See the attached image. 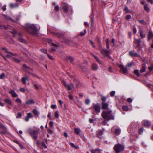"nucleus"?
<instances>
[{
  "label": "nucleus",
  "instance_id": "obj_12",
  "mask_svg": "<svg viewBox=\"0 0 153 153\" xmlns=\"http://www.w3.org/2000/svg\"><path fill=\"white\" fill-rule=\"evenodd\" d=\"M140 32V36L142 38H144L146 37L145 34L144 33V32L143 31V30L141 29H140L139 30Z\"/></svg>",
  "mask_w": 153,
  "mask_h": 153
},
{
  "label": "nucleus",
  "instance_id": "obj_57",
  "mask_svg": "<svg viewBox=\"0 0 153 153\" xmlns=\"http://www.w3.org/2000/svg\"><path fill=\"white\" fill-rule=\"evenodd\" d=\"M56 48H51V50H50V52H53L55 51L56 50Z\"/></svg>",
  "mask_w": 153,
  "mask_h": 153
},
{
  "label": "nucleus",
  "instance_id": "obj_63",
  "mask_svg": "<svg viewBox=\"0 0 153 153\" xmlns=\"http://www.w3.org/2000/svg\"><path fill=\"white\" fill-rule=\"evenodd\" d=\"M127 101L128 102H132V99L130 98H129L127 99Z\"/></svg>",
  "mask_w": 153,
  "mask_h": 153
},
{
  "label": "nucleus",
  "instance_id": "obj_33",
  "mask_svg": "<svg viewBox=\"0 0 153 153\" xmlns=\"http://www.w3.org/2000/svg\"><path fill=\"white\" fill-rule=\"evenodd\" d=\"M123 72L124 73H128V71L127 69L126 68H124L122 69Z\"/></svg>",
  "mask_w": 153,
  "mask_h": 153
},
{
  "label": "nucleus",
  "instance_id": "obj_21",
  "mask_svg": "<svg viewBox=\"0 0 153 153\" xmlns=\"http://www.w3.org/2000/svg\"><path fill=\"white\" fill-rule=\"evenodd\" d=\"M91 67L92 70H97L98 68V65L96 64H93L91 65Z\"/></svg>",
  "mask_w": 153,
  "mask_h": 153
},
{
  "label": "nucleus",
  "instance_id": "obj_4",
  "mask_svg": "<svg viewBox=\"0 0 153 153\" xmlns=\"http://www.w3.org/2000/svg\"><path fill=\"white\" fill-rule=\"evenodd\" d=\"M93 109L94 111H92V113L94 114H98L100 111V107L99 103L94 104L93 107Z\"/></svg>",
  "mask_w": 153,
  "mask_h": 153
},
{
  "label": "nucleus",
  "instance_id": "obj_2",
  "mask_svg": "<svg viewBox=\"0 0 153 153\" xmlns=\"http://www.w3.org/2000/svg\"><path fill=\"white\" fill-rule=\"evenodd\" d=\"M101 115L102 117L107 121L114 120V115L111 109L104 110L101 114Z\"/></svg>",
  "mask_w": 153,
  "mask_h": 153
},
{
  "label": "nucleus",
  "instance_id": "obj_43",
  "mask_svg": "<svg viewBox=\"0 0 153 153\" xmlns=\"http://www.w3.org/2000/svg\"><path fill=\"white\" fill-rule=\"evenodd\" d=\"M54 9L56 11H59V7L58 5H56L54 7Z\"/></svg>",
  "mask_w": 153,
  "mask_h": 153
},
{
  "label": "nucleus",
  "instance_id": "obj_39",
  "mask_svg": "<svg viewBox=\"0 0 153 153\" xmlns=\"http://www.w3.org/2000/svg\"><path fill=\"white\" fill-rule=\"evenodd\" d=\"M40 51L43 53L47 54V49L44 48H42L40 49Z\"/></svg>",
  "mask_w": 153,
  "mask_h": 153
},
{
  "label": "nucleus",
  "instance_id": "obj_3",
  "mask_svg": "<svg viewBox=\"0 0 153 153\" xmlns=\"http://www.w3.org/2000/svg\"><path fill=\"white\" fill-rule=\"evenodd\" d=\"M113 149L116 153H120L124 150L125 146L123 144L118 143L115 145Z\"/></svg>",
  "mask_w": 153,
  "mask_h": 153
},
{
  "label": "nucleus",
  "instance_id": "obj_30",
  "mask_svg": "<svg viewBox=\"0 0 153 153\" xmlns=\"http://www.w3.org/2000/svg\"><path fill=\"white\" fill-rule=\"evenodd\" d=\"M80 68L81 69H82L83 71L86 70L87 69V68L85 66H81V65H80Z\"/></svg>",
  "mask_w": 153,
  "mask_h": 153
},
{
  "label": "nucleus",
  "instance_id": "obj_20",
  "mask_svg": "<svg viewBox=\"0 0 153 153\" xmlns=\"http://www.w3.org/2000/svg\"><path fill=\"white\" fill-rule=\"evenodd\" d=\"M63 11L65 13L67 12L69 9V7L68 5H65L64 7H63Z\"/></svg>",
  "mask_w": 153,
  "mask_h": 153
},
{
  "label": "nucleus",
  "instance_id": "obj_44",
  "mask_svg": "<svg viewBox=\"0 0 153 153\" xmlns=\"http://www.w3.org/2000/svg\"><path fill=\"white\" fill-rule=\"evenodd\" d=\"M115 94V92L114 91H111L110 94V95L111 97H113L114 96Z\"/></svg>",
  "mask_w": 153,
  "mask_h": 153
},
{
  "label": "nucleus",
  "instance_id": "obj_55",
  "mask_svg": "<svg viewBox=\"0 0 153 153\" xmlns=\"http://www.w3.org/2000/svg\"><path fill=\"white\" fill-rule=\"evenodd\" d=\"M126 18L128 19H130L131 18V16L130 15H127L126 16Z\"/></svg>",
  "mask_w": 153,
  "mask_h": 153
},
{
  "label": "nucleus",
  "instance_id": "obj_28",
  "mask_svg": "<svg viewBox=\"0 0 153 153\" xmlns=\"http://www.w3.org/2000/svg\"><path fill=\"white\" fill-rule=\"evenodd\" d=\"M144 8L145 10L147 12H149L150 10L149 8L148 7L147 4H145V5L144 6Z\"/></svg>",
  "mask_w": 153,
  "mask_h": 153
},
{
  "label": "nucleus",
  "instance_id": "obj_34",
  "mask_svg": "<svg viewBox=\"0 0 153 153\" xmlns=\"http://www.w3.org/2000/svg\"><path fill=\"white\" fill-rule=\"evenodd\" d=\"M27 116L29 118H32L33 117V116L31 113H28L27 114Z\"/></svg>",
  "mask_w": 153,
  "mask_h": 153
},
{
  "label": "nucleus",
  "instance_id": "obj_31",
  "mask_svg": "<svg viewBox=\"0 0 153 153\" xmlns=\"http://www.w3.org/2000/svg\"><path fill=\"white\" fill-rule=\"evenodd\" d=\"M146 69V67L145 66H143L142 68H141L140 70V72L142 73L145 71Z\"/></svg>",
  "mask_w": 153,
  "mask_h": 153
},
{
  "label": "nucleus",
  "instance_id": "obj_61",
  "mask_svg": "<svg viewBox=\"0 0 153 153\" xmlns=\"http://www.w3.org/2000/svg\"><path fill=\"white\" fill-rule=\"evenodd\" d=\"M23 66L24 68H26L27 69H28V68H29V67L28 66H27L25 64H24L23 65Z\"/></svg>",
  "mask_w": 153,
  "mask_h": 153
},
{
  "label": "nucleus",
  "instance_id": "obj_36",
  "mask_svg": "<svg viewBox=\"0 0 153 153\" xmlns=\"http://www.w3.org/2000/svg\"><path fill=\"white\" fill-rule=\"evenodd\" d=\"M68 59L70 60V62L71 63H73L74 60L73 57L71 56H69L68 57Z\"/></svg>",
  "mask_w": 153,
  "mask_h": 153
},
{
  "label": "nucleus",
  "instance_id": "obj_23",
  "mask_svg": "<svg viewBox=\"0 0 153 153\" xmlns=\"http://www.w3.org/2000/svg\"><path fill=\"white\" fill-rule=\"evenodd\" d=\"M32 112L36 116H38L39 115V112L36 109H33L32 111Z\"/></svg>",
  "mask_w": 153,
  "mask_h": 153
},
{
  "label": "nucleus",
  "instance_id": "obj_24",
  "mask_svg": "<svg viewBox=\"0 0 153 153\" xmlns=\"http://www.w3.org/2000/svg\"><path fill=\"white\" fill-rule=\"evenodd\" d=\"M12 29V30L10 32L12 33L13 34V35H15V34H16V33L17 32H16V30L12 28L11 27V28H7V29Z\"/></svg>",
  "mask_w": 153,
  "mask_h": 153
},
{
  "label": "nucleus",
  "instance_id": "obj_26",
  "mask_svg": "<svg viewBox=\"0 0 153 153\" xmlns=\"http://www.w3.org/2000/svg\"><path fill=\"white\" fill-rule=\"evenodd\" d=\"M4 100L5 102L8 103V104L10 105H11L12 104V102L10 99H6Z\"/></svg>",
  "mask_w": 153,
  "mask_h": 153
},
{
  "label": "nucleus",
  "instance_id": "obj_25",
  "mask_svg": "<svg viewBox=\"0 0 153 153\" xmlns=\"http://www.w3.org/2000/svg\"><path fill=\"white\" fill-rule=\"evenodd\" d=\"M100 96L101 97V100L102 101V102H105L106 100V98L104 96H103L102 95L100 94Z\"/></svg>",
  "mask_w": 153,
  "mask_h": 153
},
{
  "label": "nucleus",
  "instance_id": "obj_48",
  "mask_svg": "<svg viewBox=\"0 0 153 153\" xmlns=\"http://www.w3.org/2000/svg\"><path fill=\"white\" fill-rule=\"evenodd\" d=\"M126 11V13H128L130 12L129 10H128V7H125L124 9Z\"/></svg>",
  "mask_w": 153,
  "mask_h": 153
},
{
  "label": "nucleus",
  "instance_id": "obj_59",
  "mask_svg": "<svg viewBox=\"0 0 153 153\" xmlns=\"http://www.w3.org/2000/svg\"><path fill=\"white\" fill-rule=\"evenodd\" d=\"M69 98L71 99V100H74V97H73L71 95H69L68 96Z\"/></svg>",
  "mask_w": 153,
  "mask_h": 153
},
{
  "label": "nucleus",
  "instance_id": "obj_15",
  "mask_svg": "<svg viewBox=\"0 0 153 153\" xmlns=\"http://www.w3.org/2000/svg\"><path fill=\"white\" fill-rule=\"evenodd\" d=\"M19 5L18 4L16 3L14 4L11 3L10 4V6L11 8L17 7L19 6Z\"/></svg>",
  "mask_w": 153,
  "mask_h": 153
},
{
  "label": "nucleus",
  "instance_id": "obj_41",
  "mask_svg": "<svg viewBox=\"0 0 153 153\" xmlns=\"http://www.w3.org/2000/svg\"><path fill=\"white\" fill-rule=\"evenodd\" d=\"M65 87L68 89V90H71L72 89V88L71 86L69 85H68Z\"/></svg>",
  "mask_w": 153,
  "mask_h": 153
},
{
  "label": "nucleus",
  "instance_id": "obj_27",
  "mask_svg": "<svg viewBox=\"0 0 153 153\" xmlns=\"http://www.w3.org/2000/svg\"><path fill=\"white\" fill-rule=\"evenodd\" d=\"M134 73L135 74L138 76H139L140 75V73L139 72V70H135L134 71Z\"/></svg>",
  "mask_w": 153,
  "mask_h": 153
},
{
  "label": "nucleus",
  "instance_id": "obj_46",
  "mask_svg": "<svg viewBox=\"0 0 153 153\" xmlns=\"http://www.w3.org/2000/svg\"><path fill=\"white\" fill-rule=\"evenodd\" d=\"M15 101L17 102H19L21 104L22 103V101L21 99L19 98H17L15 100Z\"/></svg>",
  "mask_w": 153,
  "mask_h": 153
},
{
  "label": "nucleus",
  "instance_id": "obj_53",
  "mask_svg": "<svg viewBox=\"0 0 153 153\" xmlns=\"http://www.w3.org/2000/svg\"><path fill=\"white\" fill-rule=\"evenodd\" d=\"M109 71L110 72H113L112 68L111 66H109Z\"/></svg>",
  "mask_w": 153,
  "mask_h": 153
},
{
  "label": "nucleus",
  "instance_id": "obj_6",
  "mask_svg": "<svg viewBox=\"0 0 153 153\" xmlns=\"http://www.w3.org/2000/svg\"><path fill=\"white\" fill-rule=\"evenodd\" d=\"M102 108L104 110H108L110 109L109 108V104L106 102H102Z\"/></svg>",
  "mask_w": 153,
  "mask_h": 153
},
{
  "label": "nucleus",
  "instance_id": "obj_58",
  "mask_svg": "<svg viewBox=\"0 0 153 153\" xmlns=\"http://www.w3.org/2000/svg\"><path fill=\"white\" fill-rule=\"evenodd\" d=\"M148 68L150 71V72H151L153 69V66L149 67Z\"/></svg>",
  "mask_w": 153,
  "mask_h": 153
},
{
  "label": "nucleus",
  "instance_id": "obj_5",
  "mask_svg": "<svg viewBox=\"0 0 153 153\" xmlns=\"http://www.w3.org/2000/svg\"><path fill=\"white\" fill-rule=\"evenodd\" d=\"M27 131L31 135L33 139L36 140L37 139L38 133V132L37 131H32L30 128L28 129Z\"/></svg>",
  "mask_w": 153,
  "mask_h": 153
},
{
  "label": "nucleus",
  "instance_id": "obj_1",
  "mask_svg": "<svg viewBox=\"0 0 153 153\" xmlns=\"http://www.w3.org/2000/svg\"><path fill=\"white\" fill-rule=\"evenodd\" d=\"M24 27L26 31L32 35H35L37 33V27L34 24H26Z\"/></svg>",
  "mask_w": 153,
  "mask_h": 153
},
{
  "label": "nucleus",
  "instance_id": "obj_49",
  "mask_svg": "<svg viewBox=\"0 0 153 153\" xmlns=\"http://www.w3.org/2000/svg\"><path fill=\"white\" fill-rule=\"evenodd\" d=\"M2 9L3 11H5L6 10V5H4L2 7Z\"/></svg>",
  "mask_w": 153,
  "mask_h": 153
},
{
  "label": "nucleus",
  "instance_id": "obj_45",
  "mask_svg": "<svg viewBox=\"0 0 153 153\" xmlns=\"http://www.w3.org/2000/svg\"><path fill=\"white\" fill-rule=\"evenodd\" d=\"M12 59L15 61L16 63H19L20 62V60L19 59H15V58L13 57Z\"/></svg>",
  "mask_w": 153,
  "mask_h": 153
},
{
  "label": "nucleus",
  "instance_id": "obj_22",
  "mask_svg": "<svg viewBox=\"0 0 153 153\" xmlns=\"http://www.w3.org/2000/svg\"><path fill=\"white\" fill-rule=\"evenodd\" d=\"M95 58L99 63L102 65V67L103 68V67L104 66V65H103L102 64V60L100 59H99V58L97 56V57H95Z\"/></svg>",
  "mask_w": 153,
  "mask_h": 153
},
{
  "label": "nucleus",
  "instance_id": "obj_29",
  "mask_svg": "<svg viewBox=\"0 0 153 153\" xmlns=\"http://www.w3.org/2000/svg\"><path fill=\"white\" fill-rule=\"evenodd\" d=\"M74 131L75 133L77 134H79L80 132V130L79 128H75L74 129Z\"/></svg>",
  "mask_w": 153,
  "mask_h": 153
},
{
  "label": "nucleus",
  "instance_id": "obj_60",
  "mask_svg": "<svg viewBox=\"0 0 153 153\" xmlns=\"http://www.w3.org/2000/svg\"><path fill=\"white\" fill-rule=\"evenodd\" d=\"M29 119H30L27 116L25 117V120L26 121H28V120H29Z\"/></svg>",
  "mask_w": 153,
  "mask_h": 153
},
{
  "label": "nucleus",
  "instance_id": "obj_19",
  "mask_svg": "<svg viewBox=\"0 0 153 153\" xmlns=\"http://www.w3.org/2000/svg\"><path fill=\"white\" fill-rule=\"evenodd\" d=\"M135 40L137 43V46L138 47H140V43L141 42V39L140 38L135 39Z\"/></svg>",
  "mask_w": 153,
  "mask_h": 153
},
{
  "label": "nucleus",
  "instance_id": "obj_52",
  "mask_svg": "<svg viewBox=\"0 0 153 153\" xmlns=\"http://www.w3.org/2000/svg\"><path fill=\"white\" fill-rule=\"evenodd\" d=\"M19 91L21 92L24 93L25 91V89L23 88H21L19 89Z\"/></svg>",
  "mask_w": 153,
  "mask_h": 153
},
{
  "label": "nucleus",
  "instance_id": "obj_18",
  "mask_svg": "<svg viewBox=\"0 0 153 153\" xmlns=\"http://www.w3.org/2000/svg\"><path fill=\"white\" fill-rule=\"evenodd\" d=\"M22 81L23 83L25 85L26 84V81L28 80V79L26 76H24L22 78Z\"/></svg>",
  "mask_w": 153,
  "mask_h": 153
},
{
  "label": "nucleus",
  "instance_id": "obj_37",
  "mask_svg": "<svg viewBox=\"0 0 153 153\" xmlns=\"http://www.w3.org/2000/svg\"><path fill=\"white\" fill-rule=\"evenodd\" d=\"M123 109L125 111H127L128 110V107L126 106H124L123 107Z\"/></svg>",
  "mask_w": 153,
  "mask_h": 153
},
{
  "label": "nucleus",
  "instance_id": "obj_54",
  "mask_svg": "<svg viewBox=\"0 0 153 153\" xmlns=\"http://www.w3.org/2000/svg\"><path fill=\"white\" fill-rule=\"evenodd\" d=\"M41 144H42V146L44 147L45 148H47V146H46V145H45V144L44 142H42Z\"/></svg>",
  "mask_w": 153,
  "mask_h": 153
},
{
  "label": "nucleus",
  "instance_id": "obj_10",
  "mask_svg": "<svg viewBox=\"0 0 153 153\" xmlns=\"http://www.w3.org/2000/svg\"><path fill=\"white\" fill-rule=\"evenodd\" d=\"M19 37L18 38V40L22 43H26L27 42L25 39L22 38L21 34L19 33Z\"/></svg>",
  "mask_w": 153,
  "mask_h": 153
},
{
  "label": "nucleus",
  "instance_id": "obj_50",
  "mask_svg": "<svg viewBox=\"0 0 153 153\" xmlns=\"http://www.w3.org/2000/svg\"><path fill=\"white\" fill-rule=\"evenodd\" d=\"M106 120H104L101 122V124L102 125H104V126L106 125Z\"/></svg>",
  "mask_w": 153,
  "mask_h": 153
},
{
  "label": "nucleus",
  "instance_id": "obj_9",
  "mask_svg": "<svg viewBox=\"0 0 153 153\" xmlns=\"http://www.w3.org/2000/svg\"><path fill=\"white\" fill-rule=\"evenodd\" d=\"M142 124L145 127H148L151 125V123L148 120H144L142 122Z\"/></svg>",
  "mask_w": 153,
  "mask_h": 153
},
{
  "label": "nucleus",
  "instance_id": "obj_17",
  "mask_svg": "<svg viewBox=\"0 0 153 153\" xmlns=\"http://www.w3.org/2000/svg\"><path fill=\"white\" fill-rule=\"evenodd\" d=\"M34 101L33 99L29 100L26 102V104L27 105L34 104Z\"/></svg>",
  "mask_w": 153,
  "mask_h": 153
},
{
  "label": "nucleus",
  "instance_id": "obj_16",
  "mask_svg": "<svg viewBox=\"0 0 153 153\" xmlns=\"http://www.w3.org/2000/svg\"><path fill=\"white\" fill-rule=\"evenodd\" d=\"M153 37V33L152 31H150L148 34V40L149 41Z\"/></svg>",
  "mask_w": 153,
  "mask_h": 153
},
{
  "label": "nucleus",
  "instance_id": "obj_32",
  "mask_svg": "<svg viewBox=\"0 0 153 153\" xmlns=\"http://www.w3.org/2000/svg\"><path fill=\"white\" fill-rule=\"evenodd\" d=\"M120 129L117 128L115 130V134L117 135L119 134L120 133Z\"/></svg>",
  "mask_w": 153,
  "mask_h": 153
},
{
  "label": "nucleus",
  "instance_id": "obj_7",
  "mask_svg": "<svg viewBox=\"0 0 153 153\" xmlns=\"http://www.w3.org/2000/svg\"><path fill=\"white\" fill-rule=\"evenodd\" d=\"M101 53L104 56H108L110 54V52L106 49H102L101 51Z\"/></svg>",
  "mask_w": 153,
  "mask_h": 153
},
{
  "label": "nucleus",
  "instance_id": "obj_14",
  "mask_svg": "<svg viewBox=\"0 0 153 153\" xmlns=\"http://www.w3.org/2000/svg\"><path fill=\"white\" fill-rule=\"evenodd\" d=\"M103 133L102 131H98L97 133V137L100 138H101L102 137V135Z\"/></svg>",
  "mask_w": 153,
  "mask_h": 153
},
{
  "label": "nucleus",
  "instance_id": "obj_8",
  "mask_svg": "<svg viewBox=\"0 0 153 153\" xmlns=\"http://www.w3.org/2000/svg\"><path fill=\"white\" fill-rule=\"evenodd\" d=\"M3 15L4 17V19L6 21L8 22V21H10L14 22H15V21L9 16H8L4 14H3Z\"/></svg>",
  "mask_w": 153,
  "mask_h": 153
},
{
  "label": "nucleus",
  "instance_id": "obj_13",
  "mask_svg": "<svg viewBox=\"0 0 153 153\" xmlns=\"http://www.w3.org/2000/svg\"><path fill=\"white\" fill-rule=\"evenodd\" d=\"M9 92L12 95L13 97H15L18 96V95L13 90H11Z\"/></svg>",
  "mask_w": 153,
  "mask_h": 153
},
{
  "label": "nucleus",
  "instance_id": "obj_42",
  "mask_svg": "<svg viewBox=\"0 0 153 153\" xmlns=\"http://www.w3.org/2000/svg\"><path fill=\"white\" fill-rule=\"evenodd\" d=\"M5 76V74L4 73H2L0 75V79H2L4 78Z\"/></svg>",
  "mask_w": 153,
  "mask_h": 153
},
{
  "label": "nucleus",
  "instance_id": "obj_38",
  "mask_svg": "<svg viewBox=\"0 0 153 153\" xmlns=\"http://www.w3.org/2000/svg\"><path fill=\"white\" fill-rule=\"evenodd\" d=\"M55 116L56 118H59V112L58 111H56L55 112Z\"/></svg>",
  "mask_w": 153,
  "mask_h": 153
},
{
  "label": "nucleus",
  "instance_id": "obj_64",
  "mask_svg": "<svg viewBox=\"0 0 153 153\" xmlns=\"http://www.w3.org/2000/svg\"><path fill=\"white\" fill-rule=\"evenodd\" d=\"M48 56L51 59H53V58L52 57L51 55H49L48 54H47Z\"/></svg>",
  "mask_w": 153,
  "mask_h": 153
},
{
  "label": "nucleus",
  "instance_id": "obj_56",
  "mask_svg": "<svg viewBox=\"0 0 153 153\" xmlns=\"http://www.w3.org/2000/svg\"><path fill=\"white\" fill-rule=\"evenodd\" d=\"M97 149H95L94 150H92L91 151L92 153H97Z\"/></svg>",
  "mask_w": 153,
  "mask_h": 153
},
{
  "label": "nucleus",
  "instance_id": "obj_51",
  "mask_svg": "<svg viewBox=\"0 0 153 153\" xmlns=\"http://www.w3.org/2000/svg\"><path fill=\"white\" fill-rule=\"evenodd\" d=\"M133 32L134 34H136L137 33V30L134 26L133 29Z\"/></svg>",
  "mask_w": 153,
  "mask_h": 153
},
{
  "label": "nucleus",
  "instance_id": "obj_62",
  "mask_svg": "<svg viewBox=\"0 0 153 153\" xmlns=\"http://www.w3.org/2000/svg\"><path fill=\"white\" fill-rule=\"evenodd\" d=\"M99 50H100L102 48V45L101 43H99Z\"/></svg>",
  "mask_w": 153,
  "mask_h": 153
},
{
  "label": "nucleus",
  "instance_id": "obj_40",
  "mask_svg": "<svg viewBox=\"0 0 153 153\" xmlns=\"http://www.w3.org/2000/svg\"><path fill=\"white\" fill-rule=\"evenodd\" d=\"M90 102V100L89 99H87L85 100V102L87 105H88L89 104Z\"/></svg>",
  "mask_w": 153,
  "mask_h": 153
},
{
  "label": "nucleus",
  "instance_id": "obj_35",
  "mask_svg": "<svg viewBox=\"0 0 153 153\" xmlns=\"http://www.w3.org/2000/svg\"><path fill=\"white\" fill-rule=\"evenodd\" d=\"M70 145L72 147H74V148L77 149L78 148V147L76 146H75L74 144L72 143H70Z\"/></svg>",
  "mask_w": 153,
  "mask_h": 153
},
{
  "label": "nucleus",
  "instance_id": "obj_47",
  "mask_svg": "<svg viewBox=\"0 0 153 153\" xmlns=\"http://www.w3.org/2000/svg\"><path fill=\"white\" fill-rule=\"evenodd\" d=\"M22 117V114L20 113L19 112L17 113V115L16 116L17 118H21Z\"/></svg>",
  "mask_w": 153,
  "mask_h": 153
},
{
  "label": "nucleus",
  "instance_id": "obj_11",
  "mask_svg": "<svg viewBox=\"0 0 153 153\" xmlns=\"http://www.w3.org/2000/svg\"><path fill=\"white\" fill-rule=\"evenodd\" d=\"M54 35L58 37L59 38L64 39V35L63 33H53Z\"/></svg>",
  "mask_w": 153,
  "mask_h": 153
}]
</instances>
